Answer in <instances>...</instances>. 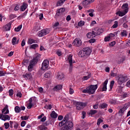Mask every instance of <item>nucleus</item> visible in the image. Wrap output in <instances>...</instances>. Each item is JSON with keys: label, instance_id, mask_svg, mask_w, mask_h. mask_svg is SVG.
Masks as SVG:
<instances>
[{"label": "nucleus", "instance_id": "nucleus-1", "mask_svg": "<svg viewBox=\"0 0 130 130\" xmlns=\"http://www.w3.org/2000/svg\"><path fill=\"white\" fill-rule=\"evenodd\" d=\"M40 56H41L40 54H38L32 60L30 61L28 67V72H31L33 70V67H34V64H36V63L38 60H39V59H40Z\"/></svg>", "mask_w": 130, "mask_h": 130}, {"label": "nucleus", "instance_id": "nucleus-2", "mask_svg": "<svg viewBox=\"0 0 130 130\" xmlns=\"http://www.w3.org/2000/svg\"><path fill=\"white\" fill-rule=\"evenodd\" d=\"M97 88H98V86L97 85H90L89 86L87 87L86 89L83 90L82 92L87 93L88 94H89V95H91L96 92Z\"/></svg>", "mask_w": 130, "mask_h": 130}, {"label": "nucleus", "instance_id": "nucleus-3", "mask_svg": "<svg viewBox=\"0 0 130 130\" xmlns=\"http://www.w3.org/2000/svg\"><path fill=\"white\" fill-rule=\"evenodd\" d=\"M128 80V77L125 75H120L117 77V82L118 85H122Z\"/></svg>", "mask_w": 130, "mask_h": 130}, {"label": "nucleus", "instance_id": "nucleus-4", "mask_svg": "<svg viewBox=\"0 0 130 130\" xmlns=\"http://www.w3.org/2000/svg\"><path fill=\"white\" fill-rule=\"evenodd\" d=\"M66 61L70 64L69 72L72 73L73 71V63H75V60H73V54H71L66 58Z\"/></svg>", "mask_w": 130, "mask_h": 130}, {"label": "nucleus", "instance_id": "nucleus-5", "mask_svg": "<svg viewBox=\"0 0 130 130\" xmlns=\"http://www.w3.org/2000/svg\"><path fill=\"white\" fill-rule=\"evenodd\" d=\"M87 106V103H82V102H76V109L77 110H81L84 107Z\"/></svg>", "mask_w": 130, "mask_h": 130}, {"label": "nucleus", "instance_id": "nucleus-6", "mask_svg": "<svg viewBox=\"0 0 130 130\" xmlns=\"http://www.w3.org/2000/svg\"><path fill=\"white\" fill-rule=\"evenodd\" d=\"M49 66V61L48 60H44L42 64V71H45L48 69Z\"/></svg>", "mask_w": 130, "mask_h": 130}, {"label": "nucleus", "instance_id": "nucleus-7", "mask_svg": "<svg viewBox=\"0 0 130 130\" xmlns=\"http://www.w3.org/2000/svg\"><path fill=\"white\" fill-rule=\"evenodd\" d=\"M49 33V30L48 29H44L38 32V36L39 37H42L45 36V35H47Z\"/></svg>", "mask_w": 130, "mask_h": 130}, {"label": "nucleus", "instance_id": "nucleus-8", "mask_svg": "<svg viewBox=\"0 0 130 130\" xmlns=\"http://www.w3.org/2000/svg\"><path fill=\"white\" fill-rule=\"evenodd\" d=\"M94 2H95V0H85L83 2L82 5L84 8H88L90 6V4L94 3Z\"/></svg>", "mask_w": 130, "mask_h": 130}, {"label": "nucleus", "instance_id": "nucleus-9", "mask_svg": "<svg viewBox=\"0 0 130 130\" xmlns=\"http://www.w3.org/2000/svg\"><path fill=\"white\" fill-rule=\"evenodd\" d=\"M92 31L95 36H97V35H100L101 33L103 32V30L99 27H95L94 29H92Z\"/></svg>", "mask_w": 130, "mask_h": 130}, {"label": "nucleus", "instance_id": "nucleus-10", "mask_svg": "<svg viewBox=\"0 0 130 130\" xmlns=\"http://www.w3.org/2000/svg\"><path fill=\"white\" fill-rule=\"evenodd\" d=\"M0 119L4 120V121H6V120H10L11 119V116L8 115L0 114Z\"/></svg>", "mask_w": 130, "mask_h": 130}, {"label": "nucleus", "instance_id": "nucleus-11", "mask_svg": "<svg viewBox=\"0 0 130 130\" xmlns=\"http://www.w3.org/2000/svg\"><path fill=\"white\" fill-rule=\"evenodd\" d=\"M86 56H89L92 52V50L89 47H85L83 49Z\"/></svg>", "mask_w": 130, "mask_h": 130}, {"label": "nucleus", "instance_id": "nucleus-12", "mask_svg": "<svg viewBox=\"0 0 130 130\" xmlns=\"http://www.w3.org/2000/svg\"><path fill=\"white\" fill-rule=\"evenodd\" d=\"M73 44H74L75 46H81V45H82V41L79 38H76L73 42Z\"/></svg>", "mask_w": 130, "mask_h": 130}, {"label": "nucleus", "instance_id": "nucleus-13", "mask_svg": "<svg viewBox=\"0 0 130 130\" xmlns=\"http://www.w3.org/2000/svg\"><path fill=\"white\" fill-rule=\"evenodd\" d=\"M68 120H69V115H66L64 118V119L59 123V126H63V125H64V124L68 122Z\"/></svg>", "mask_w": 130, "mask_h": 130}, {"label": "nucleus", "instance_id": "nucleus-14", "mask_svg": "<svg viewBox=\"0 0 130 130\" xmlns=\"http://www.w3.org/2000/svg\"><path fill=\"white\" fill-rule=\"evenodd\" d=\"M121 8L122 9L123 11H124V12H125V13H127L128 12V4L125 3L124 4H123Z\"/></svg>", "mask_w": 130, "mask_h": 130}, {"label": "nucleus", "instance_id": "nucleus-15", "mask_svg": "<svg viewBox=\"0 0 130 130\" xmlns=\"http://www.w3.org/2000/svg\"><path fill=\"white\" fill-rule=\"evenodd\" d=\"M22 77L25 79V80H31L32 75H31V74L26 73L25 75H22Z\"/></svg>", "mask_w": 130, "mask_h": 130}, {"label": "nucleus", "instance_id": "nucleus-16", "mask_svg": "<svg viewBox=\"0 0 130 130\" xmlns=\"http://www.w3.org/2000/svg\"><path fill=\"white\" fill-rule=\"evenodd\" d=\"M44 77L47 79L51 78V77H52V73H51L50 71H48L44 74Z\"/></svg>", "mask_w": 130, "mask_h": 130}, {"label": "nucleus", "instance_id": "nucleus-17", "mask_svg": "<svg viewBox=\"0 0 130 130\" xmlns=\"http://www.w3.org/2000/svg\"><path fill=\"white\" fill-rule=\"evenodd\" d=\"M86 36L87 38L90 39V38H94V37H96V36L94 34V31L93 30L91 31V32H88L86 34Z\"/></svg>", "mask_w": 130, "mask_h": 130}, {"label": "nucleus", "instance_id": "nucleus-18", "mask_svg": "<svg viewBox=\"0 0 130 130\" xmlns=\"http://www.w3.org/2000/svg\"><path fill=\"white\" fill-rule=\"evenodd\" d=\"M19 40H17L16 37H13L12 39L11 42L12 43V45H16L17 44H19Z\"/></svg>", "mask_w": 130, "mask_h": 130}, {"label": "nucleus", "instance_id": "nucleus-19", "mask_svg": "<svg viewBox=\"0 0 130 130\" xmlns=\"http://www.w3.org/2000/svg\"><path fill=\"white\" fill-rule=\"evenodd\" d=\"M85 75L86 76H84L83 78V81H87V80H89V79L91 78V75L90 73H86Z\"/></svg>", "mask_w": 130, "mask_h": 130}, {"label": "nucleus", "instance_id": "nucleus-20", "mask_svg": "<svg viewBox=\"0 0 130 130\" xmlns=\"http://www.w3.org/2000/svg\"><path fill=\"white\" fill-rule=\"evenodd\" d=\"M78 55L79 57H86V54H85V52H84V50H80L78 53Z\"/></svg>", "mask_w": 130, "mask_h": 130}, {"label": "nucleus", "instance_id": "nucleus-21", "mask_svg": "<svg viewBox=\"0 0 130 130\" xmlns=\"http://www.w3.org/2000/svg\"><path fill=\"white\" fill-rule=\"evenodd\" d=\"M27 8H28V4L24 3L23 4L22 6H21L20 10L22 11V12H24V11H25Z\"/></svg>", "mask_w": 130, "mask_h": 130}, {"label": "nucleus", "instance_id": "nucleus-22", "mask_svg": "<svg viewBox=\"0 0 130 130\" xmlns=\"http://www.w3.org/2000/svg\"><path fill=\"white\" fill-rule=\"evenodd\" d=\"M108 83V80L105 81L103 84V91H107V84Z\"/></svg>", "mask_w": 130, "mask_h": 130}, {"label": "nucleus", "instance_id": "nucleus-23", "mask_svg": "<svg viewBox=\"0 0 130 130\" xmlns=\"http://www.w3.org/2000/svg\"><path fill=\"white\" fill-rule=\"evenodd\" d=\"M64 78V75H63V73H58L57 75V79L58 80H62Z\"/></svg>", "mask_w": 130, "mask_h": 130}, {"label": "nucleus", "instance_id": "nucleus-24", "mask_svg": "<svg viewBox=\"0 0 130 130\" xmlns=\"http://www.w3.org/2000/svg\"><path fill=\"white\" fill-rule=\"evenodd\" d=\"M127 14V12H125V11H118L116 13V15H118L119 17H123V16H124V15H126Z\"/></svg>", "mask_w": 130, "mask_h": 130}, {"label": "nucleus", "instance_id": "nucleus-25", "mask_svg": "<svg viewBox=\"0 0 130 130\" xmlns=\"http://www.w3.org/2000/svg\"><path fill=\"white\" fill-rule=\"evenodd\" d=\"M62 89V86L61 85H58L53 88V91H59Z\"/></svg>", "mask_w": 130, "mask_h": 130}, {"label": "nucleus", "instance_id": "nucleus-26", "mask_svg": "<svg viewBox=\"0 0 130 130\" xmlns=\"http://www.w3.org/2000/svg\"><path fill=\"white\" fill-rule=\"evenodd\" d=\"M27 13H28V12L25 11L24 13H23V14L20 15L19 16H18L17 17V19L20 20V19H22V18H25V17H26V16H27Z\"/></svg>", "mask_w": 130, "mask_h": 130}, {"label": "nucleus", "instance_id": "nucleus-27", "mask_svg": "<svg viewBox=\"0 0 130 130\" xmlns=\"http://www.w3.org/2000/svg\"><path fill=\"white\" fill-rule=\"evenodd\" d=\"M57 116V114L54 111H53L50 114V116L52 117V118H56Z\"/></svg>", "mask_w": 130, "mask_h": 130}, {"label": "nucleus", "instance_id": "nucleus-28", "mask_svg": "<svg viewBox=\"0 0 130 130\" xmlns=\"http://www.w3.org/2000/svg\"><path fill=\"white\" fill-rule=\"evenodd\" d=\"M9 108L7 107H6L5 108H4L2 110V113H4V114H8L9 113Z\"/></svg>", "mask_w": 130, "mask_h": 130}, {"label": "nucleus", "instance_id": "nucleus-29", "mask_svg": "<svg viewBox=\"0 0 130 130\" xmlns=\"http://www.w3.org/2000/svg\"><path fill=\"white\" fill-rule=\"evenodd\" d=\"M11 23H8L5 26V29L6 31H10L11 30Z\"/></svg>", "mask_w": 130, "mask_h": 130}, {"label": "nucleus", "instance_id": "nucleus-30", "mask_svg": "<svg viewBox=\"0 0 130 130\" xmlns=\"http://www.w3.org/2000/svg\"><path fill=\"white\" fill-rule=\"evenodd\" d=\"M16 113H20L21 112V108L19 106H16L14 108Z\"/></svg>", "mask_w": 130, "mask_h": 130}, {"label": "nucleus", "instance_id": "nucleus-31", "mask_svg": "<svg viewBox=\"0 0 130 130\" xmlns=\"http://www.w3.org/2000/svg\"><path fill=\"white\" fill-rule=\"evenodd\" d=\"M33 43H36V41L34 39H29L27 41L28 44H32Z\"/></svg>", "mask_w": 130, "mask_h": 130}, {"label": "nucleus", "instance_id": "nucleus-32", "mask_svg": "<svg viewBox=\"0 0 130 130\" xmlns=\"http://www.w3.org/2000/svg\"><path fill=\"white\" fill-rule=\"evenodd\" d=\"M66 2V0H60L57 3V6L59 7V6H62L63 5V3Z\"/></svg>", "mask_w": 130, "mask_h": 130}, {"label": "nucleus", "instance_id": "nucleus-33", "mask_svg": "<svg viewBox=\"0 0 130 130\" xmlns=\"http://www.w3.org/2000/svg\"><path fill=\"white\" fill-rule=\"evenodd\" d=\"M120 21L122 23H126L127 22V20H126V17L124 16L123 18H121L120 19Z\"/></svg>", "mask_w": 130, "mask_h": 130}, {"label": "nucleus", "instance_id": "nucleus-34", "mask_svg": "<svg viewBox=\"0 0 130 130\" xmlns=\"http://www.w3.org/2000/svg\"><path fill=\"white\" fill-rule=\"evenodd\" d=\"M107 106L108 105L107 104L103 103L100 105V108H101V109H104V108H106Z\"/></svg>", "mask_w": 130, "mask_h": 130}, {"label": "nucleus", "instance_id": "nucleus-35", "mask_svg": "<svg viewBox=\"0 0 130 130\" xmlns=\"http://www.w3.org/2000/svg\"><path fill=\"white\" fill-rule=\"evenodd\" d=\"M95 113H97V111L95 110H91L89 112V115H93L95 114Z\"/></svg>", "mask_w": 130, "mask_h": 130}, {"label": "nucleus", "instance_id": "nucleus-36", "mask_svg": "<svg viewBox=\"0 0 130 130\" xmlns=\"http://www.w3.org/2000/svg\"><path fill=\"white\" fill-rule=\"evenodd\" d=\"M21 29H22V25H20L17 27H16L14 29V30H15V32H19L20 31V30H21Z\"/></svg>", "mask_w": 130, "mask_h": 130}, {"label": "nucleus", "instance_id": "nucleus-37", "mask_svg": "<svg viewBox=\"0 0 130 130\" xmlns=\"http://www.w3.org/2000/svg\"><path fill=\"white\" fill-rule=\"evenodd\" d=\"M37 47H38V45L37 44H34L30 45V48L31 49H36V48H37Z\"/></svg>", "mask_w": 130, "mask_h": 130}, {"label": "nucleus", "instance_id": "nucleus-38", "mask_svg": "<svg viewBox=\"0 0 130 130\" xmlns=\"http://www.w3.org/2000/svg\"><path fill=\"white\" fill-rule=\"evenodd\" d=\"M125 110H126V109H125V108L123 107L122 108H121V109L119 110V113H120L121 114H123V113H124V112L125 111Z\"/></svg>", "mask_w": 130, "mask_h": 130}, {"label": "nucleus", "instance_id": "nucleus-39", "mask_svg": "<svg viewBox=\"0 0 130 130\" xmlns=\"http://www.w3.org/2000/svg\"><path fill=\"white\" fill-rule=\"evenodd\" d=\"M121 35L122 37H124V36H127V33L126 32V30H123L121 32Z\"/></svg>", "mask_w": 130, "mask_h": 130}, {"label": "nucleus", "instance_id": "nucleus-40", "mask_svg": "<svg viewBox=\"0 0 130 130\" xmlns=\"http://www.w3.org/2000/svg\"><path fill=\"white\" fill-rule=\"evenodd\" d=\"M123 107L125 108L126 110L127 109L128 107H130V102L125 104Z\"/></svg>", "mask_w": 130, "mask_h": 130}, {"label": "nucleus", "instance_id": "nucleus-41", "mask_svg": "<svg viewBox=\"0 0 130 130\" xmlns=\"http://www.w3.org/2000/svg\"><path fill=\"white\" fill-rule=\"evenodd\" d=\"M78 25L79 27H82V26H84V25H85V22L83 21H80L79 22Z\"/></svg>", "mask_w": 130, "mask_h": 130}, {"label": "nucleus", "instance_id": "nucleus-42", "mask_svg": "<svg viewBox=\"0 0 130 130\" xmlns=\"http://www.w3.org/2000/svg\"><path fill=\"white\" fill-rule=\"evenodd\" d=\"M118 26V22L117 21H115L112 27L113 28H117Z\"/></svg>", "mask_w": 130, "mask_h": 130}, {"label": "nucleus", "instance_id": "nucleus-43", "mask_svg": "<svg viewBox=\"0 0 130 130\" xmlns=\"http://www.w3.org/2000/svg\"><path fill=\"white\" fill-rule=\"evenodd\" d=\"M56 53L58 55V56H60L62 54V52H61V51L60 50H57Z\"/></svg>", "mask_w": 130, "mask_h": 130}, {"label": "nucleus", "instance_id": "nucleus-44", "mask_svg": "<svg viewBox=\"0 0 130 130\" xmlns=\"http://www.w3.org/2000/svg\"><path fill=\"white\" fill-rule=\"evenodd\" d=\"M4 126H5L6 129H8V128H9V127H10V123H9V122L5 123Z\"/></svg>", "mask_w": 130, "mask_h": 130}, {"label": "nucleus", "instance_id": "nucleus-45", "mask_svg": "<svg viewBox=\"0 0 130 130\" xmlns=\"http://www.w3.org/2000/svg\"><path fill=\"white\" fill-rule=\"evenodd\" d=\"M64 11H66V9L64 8H61L57 11V13H59V14H60L61 13H63Z\"/></svg>", "mask_w": 130, "mask_h": 130}, {"label": "nucleus", "instance_id": "nucleus-46", "mask_svg": "<svg viewBox=\"0 0 130 130\" xmlns=\"http://www.w3.org/2000/svg\"><path fill=\"white\" fill-rule=\"evenodd\" d=\"M111 40V38H110V37L109 36L106 37V38H105V42H107Z\"/></svg>", "mask_w": 130, "mask_h": 130}, {"label": "nucleus", "instance_id": "nucleus-47", "mask_svg": "<svg viewBox=\"0 0 130 130\" xmlns=\"http://www.w3.org/2000/svg\"><path fill=\"white\" fill-rule=\"evenodd\" d=\"M113 86H114V81H111L110 85V88L111 90L113 88Z\"/></svg>", "mask_w": 130, "mask_h": 130}, {"label": "nucleus", "instance_id": "nucleus-48", "mask_svg": "<svg viewBox=\"0 0 130 130\" xmlns=\"http://www.w3.org/2000/svg\"><path fill=\"white\" fill-rule=\"evenodd\" d=\"M32 106H33L32 103H28L27 106V109H31L32 108Z\"/></svg>", "mask_w": 130, "mask_h": 130}, {"label": "nucleus", "instance_id": "nucleus-49", "mask_svg": "<svg viewBox=\"0 0 130 130\" xmlns=\"http://www.w3.org/2000/svg\"><path fill=\"white\" fill-rule=\"evenodd\" d=\"M89 43H90L92 44V43H94V42H96V39H91L88 41Z\"/></svg>", "mask_w": 130, "mask_h": 130}, {"label": "nucleus", "instance_id": "nucleus-50", "mask_svg": "<svg viewBox=\"0 0 130 130\" xmlns=\"http://www.w3.org/2000/svg\"><path fill=\"white\" fill-rule=\"evenodd\" d=\"M101 122H103V120L101 118H99L98 119V122H97V124L98 125H100V123H101Z\"/></svg>", "mask_w": 130, "mask_h": 130}, {"label": "nucleus", "instance_id": "nucleus-51", "mask_svg": "<svg viewBox=\"0 0 130 130\" xmlns=\"http://www.w3.org/2000/svg\"><path fill=\"white\" fill-rule=\"evenodd\" d=\"M59 25V22H56L55 23H53V28H55L56 27L58 26V25Z\"/></svg>", "mask_w": 130, "mask_h": 130}, {"label": "nucleus", "instance_id": "nucleus-52", "mask_svg": "<svg viewBox=\"0 0 130 130\" xmlns=\"http://www.w3.org/2000/svg\"><path fill=\"white\" fill-rule=\"evenodd\" d=\"M28 118H29V117L27 116L21 117V119H22V120H27V119H28Z\"/></svg>", "mask_w": 130, "mask_h": 130}, {"label": "nucleus", "instance_id": "nucleus-53", "mask_svg": "<svg viewBox=\"0 0 130 130\" xmlns=\"http://www.w3.org/2000/svg\"><path fill=\"white\" fill-rule=\"evenodd\" d=\"M9 95L12 97L13 95H14V90L13 89H10L9 91Z\"/></svg>", "mask_w": 130, "mask_h": 130}, {"label": "nucleus", "instance_id": "nucleus-54", "mask_svg": "<svg viewBox=\"0 0 130 130\" xmlns=\"http://www.w3.org/2000/svg\"><path fill=\"white\" fill-rule=\"evenodd\" d=\"M19 10H20V6L17 5L15 7L14 11H19Z\"/></svg>", "mask_w": 130, "mask_h": 130}, {"label": "nucleus", "instance_id": "nucleus-55", "mask_svg": "<svg viewBox=\"0 0 130 130\" xmlns=\"http://www.w3.org/2000/svg\"><path fill=\"white\" fill-rule=\"evenodd\" d=\"M82 116L81 118H82V119H84V118H85L86 117V112H82Z\"/></svg>", "mask_w": 130, "mask_h": 130}, {"label": "nucleus", "instance_id": "nucleus-56", "mask_svg": "<svg viewBox=\"0 0 130 130\" xmlns=\"http://www.w3.org/2000/svg\"><path fill=\"white\" fill-rule=\"evenodd\" d=\"M25 125H26V121H22L21 123V126H22V127H24Z\"/></svg>", "mask_w": 130, "mask_h": 130}, {"label": "nucleus", "instance_id": "nucleus-57", "mask_svg": "<svg viewBox=\"0 0 130 130\" xmlns=\"http://www.w3.org/2000/svg\"><path fill=\"white\" fill-rule=\"evenodd\" d=\"M69 93L71 95H72V94H74V89L72 88H70Z\"/></svg>", "mask_w": 130, "mask_h": 130}, {"label": "nucleus", "instance_id": "nucleus-58", "mask_svg": "<svg viewBox=\"0 0 130 130\" xmlns=\"http://www.w3.org/2000/svg\"><path fill=\"white\" fill-rule=\"evenodd\" d=\"M115 41L111 42V43H110L109 46L112 47L114 46L115 45Z\"/></svg>", "mask_w": 130, "mask_h": 130}, {"label": "nucleus", "instance_id": "nucleus-59", "mask_svg": "<svg viewBox=\"0 0 130 130\" xmlns=\"http://www.w3.org/2000/svg\"><path fill=\"white\" fill-rule=\"evenodd\" d=\"M39 19L40 20H43V13H41L39 15Z\"/></svg>", "mask_w": 130, "mask_h": 130}, {"label": "nucleus", "instance_id": "nucleus-60", "mask_svg": "<svg viewBox=\"0 0 130 130\" xmlns=\"http://www.w3.org/2000/svg\"><path fill=\"white\" fill-rule=\"evenodd\" d=\"M26 44V42H25L24 40H23L21 42V46L23 47L25 46Z\"/></svg>", "mask_w": 130, "mask_h": 130}, {"label": "nucleus", "instance_id": "nucleus-61", "mask_svg": "<svg viewBox=\"0 0 130 130\" xmlns=\"http://www.w3.org/2000/svg\"><path fill=\"white\" fill-rule=\"evenodd\" d=\"M16 96L17 97H19L20 98H21V97H22V93L19 92L16 94Z\"/></svg>", "mask_w": 130, "mask_h": 130}, {"label": "nucleus", "instance_id": "nucleus-62", "mask_svg": "<svg viewBox=\"0 0 130 130\" xmlns=\"http://www.w3.org/2000/svg\"><path fill=\"white\" fill-rule=\"evenodd\" d=\"M111 104H116V100H111L110 101Z\"/></svg>", "mask_w": 130, "mask_h": 130}, {"label": "nucleus", "instance_id": "nucleus-63", "mask_svg": "<svg viewBox=\"0 0 130 130\" xmlns=\"http://www.w3.org/2000/svg\"><path fill=\"white\" fill-rule=\"evenodd\" d=\"M110 38H111V39H112V38H113V37H115L114 35L113 34L111 33L109 35Z\"/></svg>", "mask_w": 130, "mask_h": 130}, {"label": "nucleus", "instance_id": "nucleus-64", "mask_svg": "<svg viewBox=\"0 0 130 130\" xmlns=\"http://www.w3.org/2000/svg\"><path fill=\"white\" fill-rule=\"evenodd\" d=\"M126 87H128V88H130V80H129L126 84Z\"/></svg>", "mask_w": 130, "mask_h": 130}]
</instances>
